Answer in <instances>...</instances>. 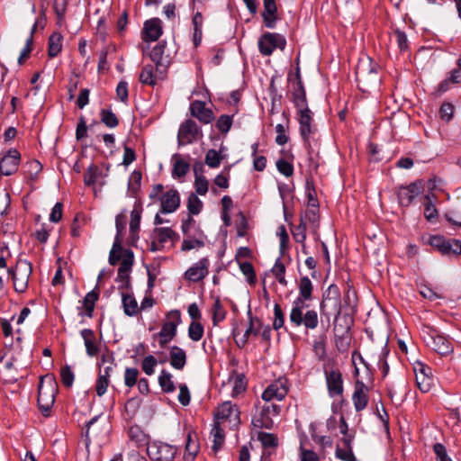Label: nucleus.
Segmentation results:
<instances>
[{
	"label": "nucleus",
	"instance_id": "obj_20",
	"mask_svg": "<svg viewBox=\"0 0 461 461\" xmlns=\"http://www.w3.org/2000/svg\"><path fill=\"white\" fill-rule=\"evenodd\" d=\"M325 375L329 394L331 397L342 395L344 389L341 373L339 370H331Z\"/></svg>",
	"mask_w": 461,
	"mask_h": 461
},
{
	"label": "nucleus",
	"instance_id": "obj_24",
	"mask_svg": "<svg viewBox=\"0 0 461 461\" xmlns=\"http://www.w3.org/2000/svg\"><path fill=\"white\" fill-rule=\"evenodd\" d=\"M421 192V186L418 183H412L407 186H402L398 191L399 203L402 206H409L415 196Z\"/></svg>",
	"mask_w": 461,
	"mask_h": 461
},
{
	"label": "nucleus",
	"instance_id": "obj_64",
	"mask_svg": "<svg viewBox=\"0 0 461 461\" xmlns=\"http://www.w3.org/2000/svg\"><path fill=\"white\" fill-rule=\"evenodd\" d=\"M109 385V378L104 375H98V378L95 384V391L98 396H102L105 393Z\"/></svg>",
	"mask_w": 461,
	"mask_h": 461
},
{
	"label": "nucleus",
	"instance_id": "obj_10",
	"mask_svg": "<svg viewBox=\"0 0 461 461\" xmlns=\"http://www.w3.org/2000/svg\"><path fill=\"white\" fill-rule=\"evenodd\" d=\"M46 378L49 380V384H44V381L41 380L38 390V404L40 409L44 412L49 411L54 403L56 386L54 377L46 376Z\"/></svg>",
	"mask_w": 461,
	"mask_h": 461
},
{
	"label": "nucleus",
	"instance_id": "obj_57",
	"mask_svg": "<svg viewBox=\"0 0 461 461\" xmlns=\"http://www.w3.org/2000/svg\"><path fill=\"white\" fill-rule=\"evenodd\" d=\"M231 125L232 117L226 114L221 115L216 122V127L221 133H227L230 131Z\"/></svg>",
	"mask_w": 461,
	"mask_h": 461
},
{
	"label": "nucleus",
	"instance_id": "obj_45",
	"mask_svg": "<svg viewBox=\"0 0 461 461\" xmlns=\"http://www.w3.org/2000/svg\"><path fill=\"white\" fill-rule=\"evenodd\" d=\"M424 205H425V210H424L425 218L429 221H433L434 220H436L437 216H438V211L432 202V199H431L429 194L425 195Z\"/></svg>",
	"mask_w": 461,
	"mask_h": 461
},
{
	"label": "nucleus",
	"instance_id": "obj_5",
	"mask_svg": "<svg viewBox=\"0 0 461 461\" xmlns=\"http://www.w3.org/2000/svg\"><path fill=\"white\" fill-rule=\"evenodd\" d=\"M321 314L330 316L335 314L339 315L341 312L340 291L335 285H330L322 296L320 305Z\"/></svg>",
	"mask_w": 461,
	"mask_h": 461
},
{
	"label": "nucleus",
	"instance_id": "obj_33",
	"mask_svg": "<svg viewBox=\"0 0 461 461\" xmlns=\"http://www.w3.org/2000/svg\"><path fill=\"white\" fill-rule=\"evenodd\" d=\"M173 177H183L189 171V163L183 159L179 155L173 156Z\"/></svg>",
	"mask_w": 461,
	"mask_h": 461
},
{
	"label": "nucleus",
	"instance_id": "obj_48",
	"mask_svg": "<svg viewBox=\"0 0 461 461\" xmlns=\"http://www.w3.org/2000/svg\"><path fill=\"white\" fill-rule=\"evenodd\" d=\"M203 208V202L196 194H191L187 200V209L190 214L197 215Z\"/></svg>",
	"mask_w": 461,
	"mask_h": 461
},
{
	"label": "nucleus",
	"instance_id": "obj_7",
	"mask_svg": "<svg viewBox=\"0 0 461 461\" xmlns=\"http://www.w3.org/2000/svg\"><path fill=\"white\" fill-rule=\"evenodd\" d=\"M147 453L155 461H173L177 453V447L161 441H153L148 444Z\"/></svg>",
	"mask_w": 461,
	"mask_h": 461
},
{
	"label": "nucleus",
	"instance_id": "obj_56",
	"mask_svg": "<svg viewBox=\"0 0 461 461\" xmlns=\"http://www.w3.org/2000/svg\"><path fill=\"white\" fill-rule=\"evenodd\" d=\"M259 326H261L260 320L258 318H253L250 316L249 327L244 333V340L242 342L243 345L247 342L248 338L250 334L258 335L259 333Z\"/></svg>",
	"mask_w": 461,
	"mask_h": 461
},
{
	"label": "nucleus",
	"instance_id": "obj_36",
	"mask_svg": "<svg viewBox=\"0 0 461 461\" xmlns=\"http://www.w3.org/2000/svg\"><path fill=\"white\" fill-rule=\"evenodd\" d=\"M62 50V35L54 32L49 39L48 54L50 58L56 57Z\"/></svg>",
	"mask_w": 461,
	"mask_h": 461
},
{
	"label": "nucleus",
	"instance_id": "obj_9",
	"mask_svg": "<svg viewBox=\"0 0 461 461\" xmlns=\"http://www.w3.org/2000/svg\"><path fill=\"white\" fill-rule=\"evenodd\" d=\"M417 387L422 393H428L434 386L435 378L432 369L421 362H415L413 365Z\"/></svg>",
	"mask_w": 461,
	"mask_h": 461
},
{
	"label": "nucleus",
	"instance_id": "obj_34",
	"mask_svg": "<svg viewBox=\"0 0 461 461\" xmlns=\"http://www.w3.org/2000/svg\"><path fill=\"white\" fill-rule=\"evenodd\" d=\"M166 49V42L161 41L158 43L150 52L151 59L157 66H166L168 61V56H164Z\"/></svg>",
	"mask_w": 461,
	"mask_h": 461
},
{
	"label": "nucleus",
	"instance_id": "obj_39",
	"mask_svg": "<svg viewBox=\"0 0 461 461\" xmlns=\"http://www.w3.org/2000/svg\"><path fill=\"white\" fill-rule=\"evenodd\" d=\"M158 384L164 393H173L176 390L172 375L165 369L161 371L158 376Z\"/></svg>",
	"mask_w": 461,
	"mask_h": 461
},
{
	"label": "nucleus",
	"instance_id": "obj_19",
	"mask_svg": "<svg viewBox=\"0 0 461 461\" xmlns=\"http://www.w3.org/2000/svg\"><path fill=\"white\" fill-rule=\"evenodd\" d=\"M158 200L161 203V213H172L180 206V195L176 189L167 191Z\"/></svg>",
	"mask_w": 461,
	"mask_h": 461
},
{
	"label": "nucleus",
	"instance_id": "obj_41",
	"mask_svg": "<svg viewBox=\"0 0 461 461\" xmlns=\"http://www.w3.org/2000/svg\"><path fill=\"white\" fill-rule=\"evenodd\" d=\"M102 176V171L94 164L90 165L84 175V182L86 185H93L99 177Z\"/></svg>",
	"mask_w": 461,
	"mask_h": 461
},
{
	"label": "nucleus",
	"instance_id": "obj_60",
	"mask_svg": "<svg viewBox=\"0 0 461 461\" xmlns=\"http://www.w3.org/2000/svg\"><path fill=\"white\" fill-rule=\"evenodd\" d=\"M276 167L278 171L286 177H289L294 174L293 165L285 159H278L276 161Z\"/></svg>",
	"mask_w": 461,
	"mask_h": 461
},
{
	"label": "nucleus",
	"instance_id": "obj_42",
	"mask_svg": "<svg viewBox=\"0 0 461 461\" xmlns=\"http://www.w3.org/2000/svg\"><path fill=\"white\" fill-rule=\"evenodd\" d=\"M227 312L223 308L221 300L216 298L212 305V323L217 326L226 317Z\"/></svg>",
	"mask_w": 461,
	"mask_h": 461
},
{
	"label": "nucleus",
	"instance_id": "obj_25",
	"mask_svg": "<svg viewBox=\"0 0 461 461\" xmlns=\"http://www.w3.org/2000/svg\"><path fill=\"white\" fill-rule=\"evenodd\" d=\"M264 11L262 18L266 27L273 29L277 21V7L276 0H263Z\"/></svg>",
	"mask_w": 461,
	"mask_h": 461
},
{
	"label": "nucleus",
	"instance_id": "obj_13",
	"mask_svg": "<svg viewBox=\"0 0 461 461\" xmlns=\"http://www.w3.org/2000/svg\"><path fill=\"white\" fill-rule=\"evenodd\" d=\"M429 243L442 254H461V241L459 240H446L441 236H432Z\"/></svg>",
	"mask_w": 461,
	"mask_h": 461
},
{
	"label": "nucleus",
	"instance_id": "obj_47",
	"mask_svg": "<svg viewBox=\"0 0 461 461\" xmlns=\"http://www.w3.org/2000/svg\"><path fill=\"white\" fill-rule=\"evenodd\" d=\"M140 81L144 85L154 86L156 79L153 75V66L146 65L140 74Z\"/></svg>",
	"mask_w": 461,
	"mask_h": 461
},
{
	"label": "nucleus",
	"instance_id": "obj_2",
	"mask_svg": "<svg viewBox=\"0 0 461 461\" xmlns=\"http://www.w3.org/2000/svg\"><path fill=\"white\" fill-rule=\"evenodd\" d=\"M32 272L31 263L23 259H19L14 268L8 269V273L13 279L14 290L17 293L25 292Z\"/></svg>",
	"mask_w": 461,
	"mask_h": 461
},
{
	"label": "nucleus",
	"instance_id": "obj_51",
	"mask_svg": "<svg viewBox=\"0 0 461 461\" xmlns=\"http://www.w3.org/2000/svg\"><path fill=\"white\" fill-rule=\"evenodd\" d=\"M239 265L242 274L247 276L248 282L249 284H255L256 275L252 264L249 262H240Z\"/></svg>",
	"mask_w": 461,
	"mask_h": 461
},
{
	"label": "nucleus",
	"instance_id": "obj_29",
	"mask_svg": "<svg viewBox=\"0 0 461 461\" xmlns=\"http://www.w3.org/2000/svg\"><path fill=\"white\" fill-rule=\"evenodd\" d=\"M288 80L293 82V100L297 99L299 96L301 98H305L306 93L302 81L300 68L298 64L294 75L290 74L288 76Z\"/></svg>",
	"mask_w": 461,
	"mask_h": 461
},
{
	"label": "nucleus",
	"instance_id": "obj_23",
	"mask_svg": "<svg viewBox=\"0 0 461 461\" xmlns=\"http://www.w3.org/2000/svg\"><path fill=\"white\" fill-rule=\"evenodd\" d=\"M162 34L161 21L158 18L148 20L144 23L142 39L145 41H155Z\"/></svg>",
	"mask_w": 461,
	"mask_h": 461
},
{
	"label": "nucleus",
	"instance_id": "obj_22",
	"mask_svg": "<svg viewBox=\"0 0 461 461\" xmlns=\"http://www.w3.org/2000/svg\"><path fill=\"white\" fill-rule=\"evenodd\" d=\"M141 212L142 209L140 205H135L131 212L129 243L131 246H135L139 240Z\"/></svg>",
	"mask_w": 461,
	"mask_h": 461
},
{
	"label": "nucleus",
	"instance_id": "obj_32",
	"mask_svg": "<svg viewBox=\"0 0 461 461\" xmlns=\"http://www.w3.org/2000/svg\"><path fill=\"white\" fill-rule=\"evenodd\" d=\"M199 443L191 433H188L185 442L184 458L187 461H193L199 451Z\"/></svg>",
	"mask_w": 461,
	"mask_h": 461
},
{
	"label": "nucleus",
	"instance_id": "obj_28",
	"mask_svg": "<svg viewBox=\"0 0 461 461\" xmlns=\"http://www.w3.org/2000/svg\"><path fill=\"white\" fill-rule=\"evenodd\" d=\"M176 238L177 234L168 227H157L151 233V239L156 240L160 245H164Z\"/></svg>",
	"mask_w": 461,
	"mask_h": 461
},
{
	"label": "nucleus",
	"instance_id": "obj_50",
	"mask_svg": "<svg viewBox=\"0 0 461 461\" xmlns=\"http://www.w3.org/2000/svg\"><path fill=\"white\" fill-rule=\"evenodd\" d=\"M157 364H158V361H157L156 357L152 355H149V356L145 357L142 360V363H141L142 371L148 375H152L154 374L155 366H157Z\"/></svg>",
	"mask_w": 461,
	"mask_h": 461
},
{
	"label": "nucleus",
	"instance_id": "obj_30",
	"mask_svg": "<svg viewBox=\"0 0 461 461\" xmlns=\"http://www.w3.org/2000/svg\"><path fill=\"white\" fill-rule=\"evenodd\" d=\"M99 298V285H96L95 287L87 293L83 299V308L85 310V315L91 318L93 316V312L95 310V303Z\"/></svg>",
	"mask_w": 461,
	"mask_h": 461
},
{
	"label": "nucleus",
	"instance_id": "obj_54",
	"mask_svg": "<svg viewBox=\"0 0 461 461\" xmlns=\"http://www.w3.org/2000/svg\"><path fill=\"white\" fill-rule=\"evenodd\" d=\"M258 439L265 447H275L277 445V438L271 433L259 432Z\"/></svg>",
	"mask_w": 461,
	"mask_h": 461
},
{
	"label": "nucleus",
	"instance_id": "obj_37",
	"mask_svg": "<svg viewBox=\"0 0 461 461\" xmlns=\"http://www.w3.org/2000/svg\"><path fill=\"white\" fill-rule=\"evenodd\" d=\"M122 239L115 237L112 249L109 255V264L115 266L119 260L122 259V251L124 250L122 247Z\"/></svg>",
	"mask_w": 461,
	"mask_h": 461
},
{
	"label": "nucleus",
	"instance_id": "obj_44",
	"mask_svg": "<svg viewBox=\"0 0 461 461\" xmlns=\"http://www.w3.org/2000/svg\"><path fill=\"white\" fill-rule=\"evenodd\" d=\"M306 221L301 218L300 223L292 230L294 240L298 243H302L303 246L306 240Z\"/></svg>",
	"mask_w": 461,
	"mask_h": 461
},
{
	"label": "nucleus",
	"instance_id": "obj_18",
	"mask_svg": "<svg viewBox=\"0 0 461 461\" xmlns=\"http://www.w3.org/2000/svg\"><path fill=\"white\" fill-rule=\"evenodd\" d=\"M209 265L210 261L207 258H201L185 271V277L191 282L203 280L209 273Z\"/></svg>",
	"mask_w": 461,
	"mask_h": 461
},
{
	"label": "nucleus",
	"instance_id": "obj_52",
	"mask_svg": "<svg viewBox=\"0 0 461 461\" xmlns=\"http://www.w3.org/2000/svg\"><path fill=\"white\" fill-rule=\"evenodd\" d=\"M275 319L273 321V329L278 330L285 325V314L281 306L278 303L274 305Z\"/></svg>",
	"mask_w": 461,
	"mask_h": 461
},
{
	"label": "nucleus",
	"instance_id": "obj_26",
	"mask_svg": "<svg viewBox=\"0 0 461 461\" xmlns=\"http://www.w3.org/2000/svg\"><path fill=\"white\" fill-rule=\"evenodd\" d=\"M84 339L86 354L89 357L96 356L100 351V347L96 342L95 335L90 329H84L80 331Z\"/></svg>",
	"mask_w": 461,
	"mask_h": 461
},
{
	"label": "nucleus",
	"instance_id": "obj_46",
	"mask_svg": "<svg viewBox=\"0 0 461 461\" xmlns=\"http://www.w3.org/2000/svg\"><path fill=\"white\" fill-rule=\"evenodd\" d=\"M201 237L189 238L185 237L181 245L182 251H189L194 249H201L204 246V241L200 240Z\"/></svg>",
	"mask_w": 461,
	"mask_h": 461
},
{
	"label": "nucleus",
	"instance_id": "obj_35",
	"mask_svg": "<svg viewBox=\"0 0 461 461\" xmlns=\"http://www.w3.org/2000/svg\"><path fill=\"white\" fill-rule=\"evenodd\" d=\"M220 421L215 420L211 434L213 437L212 450L217 452L224 443L225 434Z\"/></svg>",
	"mask_w": 461,
	"mask_h": 461
},
{
	"label": "nucleus",
	"instance_id": "obj_43",
	"mask_svg": "<svg viewBox=\"0 0 461 461\" xmlns=\"http://www.w3.org/2000/svg\"><path fill=\"white\" fill-rule=\"evenodd\" d=\"M101 122L109 128H115L119 124V120L114 113L109 109H102L100 112Z\"/></svg>",
	"mask_w": 461,
	"mask_h": 461
},
{
	"label": "nucleus",
	"instance_id": "obj_59",
	"mask_svg": "<svg viewBox=\"0 0 461 461\" xmlns=\"http://www.w3.org/2000/svg\"><path fill=\"white\" fill-rule=\"evenodd\" d=\"M208 181L205 176L195 174L194 188L195 192L200 195H204L208 191Z\"/></svg>",
	"mask_w": 461,
	"mask_h": 461
},
{
	"label": "nucleus",
	"instance_id": "obj_27",
	"mask_svg": "<svg viewBox=\"0 0 461 461\" xmlns=\"http://www.w3.org/2000/svg\"><path fill=\"white\" fill-rule=\"evenodd\" d=\"M169 357L172 367L177 370L184 368L186 364V353L183 348L172 346L169 350Z\"/></svg>",
	"mask_w": 461,
	"mask_h": 461
},
{
	"label": "nucleus",
	"instance_id": "obj_1",
	"mask_svg": "<svg viewBox=\"0 0 461 461\" xmlns=\"http://www.w3.org/2000/svg\"><path fill=\"white\" fill-rule=\"evenodd\" d=\"M299 296L294 301L289 315V321L294 327L303 325L307 330H314L318 327L319 317L315 310H308L303 312L306 307L305 301L312 299L313 285L312 281L303 276L299 282Z\"/></svg>",
	"mask_w": 461,
	"mask_h": 461
},
{
	"label": "nucleus",
	"instance_id": "obj_55",
	"mask_svg": "<svg viewBox=\"0 0 461 461\" xmlns=\"http://www.w3.org/2000/svg\"><path fill=\"white\" fill-rule=\"evenodd\" d=\"M60 378H61L62 384L66 387H71L72 386V384L74 383L75 375H74V373L71 370L70 366H65L64 367L61 368V370H60Z\"/></svg>",
	"mask_w": 461,
	"mask_h": 461
},
{
	"label": "nucleus",
	"instance_id": "obj_31",
	"mask_svg": "<svg viewBox=\"0 0 461 461\" xmlns=\"http://www.w3.org/2000/svg\"><path fill=\"white\" fill-rule=\"evenodd\" d=\"M122 303L123 312L129 317H133L140 312L138 303L132 294L122 293Z\"/></svg>",
	"mask_w": 461,
	"mask_h": 461
},
{
	"label": "nucleus",
	"instance_id": "obj_8",
	"mask_svg": "<svg viewBox=\"0 0 461 461\" xmlns=\"http://www.w3.org/2000/svg\"><path fill=\"white\" fill-rule=\"evenodd\" d=\"M258 50L264 56H270L276 49L285 50V38L276 32H265L258 39Z\"/></svg>",
	"mask_w": 461,
	"mask_h": 461
},
{
	"label": "nucleus",
	"instance_id": "obj_14",
	"mask_svg": "<svg viewBox=\"0 0 461 461\" xmlns=\"http://www.w3.org/2000/svg\"><path fill=\"white\" fill-rule=\"evenodd\" d=\"M426 342L429 347L442 356L448 355L453 351L451 341L447 337L438 334L437 330H431L429 333Z\"/></svg>",
	"mask_w": 461,
	"mask_h": 461
},
{
	"label": "nucleus",
	"instance_id": "obj_58",
	"mask_svg": "<svg viewBox=\"0 0 461 461\" xmlns=\"http://www.w3.org/2000/svg\"><path fill=\"white\" fill-rule=\"evenodd\" d=\"M221 158L215 149H209L205 156V163L212 168L218 167L221 164Z\"/></svg>",
	"mask_w": 461,
	"mask_h": 461
},
{
	"label": "nucleus",
	"instance_id": "obj_16",
	"mask_svg": "<svg viewBox=\"0 0 461 461\" xmlns=\"http://www.w3.org/2000/svg\"><path fill=\"white\" fill-rule=\"evenodd\" d=\"M21 160L20 153L17 149H12L0 159V173L5 176H11L18 169Z\"/></svg>",
	"mask_w": 461,
	"mask_h": 461
},
{
	"label": "nucleus",
	"instance_id": "obj_6",
	"mask_svg": "<svg viewBox=\"0 0 461 461\" xmlns=\"http://www.w3.org/2000/svg\"><path fill=\"white\" fill-rule=\"evenodd\" d=\"M181 322V312L178 310L170 311L158 333L159 346L165 348L176 335L177 326Z\"/></svg>",
	"mask_w": 461,
	"mask_h": 461
},
{
	"label": "nucleus",
	"instance_id": "obj_3",
	"mask_svg": "<svg viewBox=\"0 0 461 461\" xmlns=\"http://www.w3.org/2000/svg\"><path fill=\"white\" fill-rule=\"evenodd\" d=\"M293 102L297 109L300 134L303 140L307 141L310 135L313 132L312 126V113L308 107L306 97L301 98L299 96L297 99H294Z\"/></svg>",
	"mask_w": 461,
	"mask_h": 461
},
{
	"label": "nucleus",
	"instance_id": "obj_21",
	"mask_svg": "<svg viewBox=\"0 0 461 461\" xmlns=\"http://www.w3.org/2000/svg\"><path fill=\"white\" fill-rule=\"evenodd\" d=\"M190 113L204 124L210 123L214 120L212 111L207 108L203 101L195 100L192 102L190 104Z\"/></svg>",
	"mask_w": 461,
	"mask_h": 461
},
{
	"label": "nucleus",
	"instance_id": "obj_15",
	"mask_svg": "<svg viewBox=\"0 0 461 461\" xmlns=\"http://www.w3.org/2000/svg\"><path fill=\"white\" fill-rule=\"evenodd\" d=\"M369 387L363 381L357 379L354 384L352 402L356 411L359 412L365 410L369 401Z\"/></svg>",
	"mask_w": 461,
	"mask_h": 461
},
{
	"label": "nucleus",
	"instance_id": "obj_11",
	"mask_svg": "<svg viewBox=\"0 0 461 461\" xmlns=\"http://www.w3.org/2000/svg\"><path fill=\"white\" fill-rule=\"evenodd\" d=\"M199 135L202 136L203 134L196 122L191 119H187L180 124L177 133L178 145L182 146L193 143Z\"/></svg>",
	"mask_w": 461,
	"mask_h": 461
},
{
	"label": "nucleus",
	"instance_id": "obj_62",
	"mask_svg": "<svg viewBox=\"0 0 461 461\" xmlns=\"http://www.w3.org/2000/svg\"><path fill=\"white\" fill-rule=\"evenodd\" d=\"M336 456L343 461H357V458L350 448L337 447Z\"/></svg>",
	"mask_w": 461,
	"mask_h": 461
},
{
	"label": "nucleus",
	"instance_id": "obj_63",
	"mask_svg": "<svg viewBox=\"0 0 461 461\" xmlns=\"http://www.w3.org/2000/svg\"><path fill=\"white\" fill-rule=\"evenodd\" d=\"M307 187V197H308V205L312 208H318L319 203L316 198V192L312 186V183L307 180L306 182Z\"/></svg>",
	"mask_w": 461,
	"mask_h": 461
},
{
	"label": "nucleus",
	"instance_id": "obj_61",
	"mask_svg": "<svg viewBox=\"0 0 461 461\" xmlns=\"http://www.w3.org/2000/svg\"><path fill=\"white\" fill-rule=\"evenodd\" d=\"M437 461H453L447 455V449L441 443H436L433 446Z\"/></svg>",
	"mask_w": 461,
	"mask_h": 461
},
{
	"label": "nucleus",
	"instance_id": "obj_17",
	"mask_svg": "<svg viewBox=\"0 0 461 461\" xmlns=\"http://www.w3.org/2000/svg\"><path fill=\"white\" fill-rule=\"evenodd\" d=\"M215 420L220 422L230 421L237 424L240 421V412L235 405H232L230 402H225L218 407L215 412Z\"/></svg>",
	"mask_w": 461,
	"mask_h": 461
},
{
	"label": "nucleus",
	"instance_id": "obj_4",
	"mask_svg": "<svg viewBox=\"0 0 461 461\" xmlns=\"http://www.w3.org/2000/svg\"><path fill=\"white\" fill-rule=\"evenodd\" d=\"M357 81L359 88L366 92L379 82L375 67L369 60L358 63L356 68Z\"/></svg>",
	"mask_w": 461,
	"mask_h": 461
},
{
	"label": "nucleus",
	"instance_id": "obj_53",
	"mask_svg": "<svg viewBox=\"0 0 461 461\" xmlns=\"http://www.w3.org/2000/svg\"><path fill=\"white\" fill-rule=\"evenodd\" d=\"M139 371L137 368L127 367L124 373V384L127 387L131 388L138 381Z\"/></svg>",
	"mask_w": 461,
	"mask_h": 461
},
{
	"label": "nucleus",
	"instance_id": "obj_49",
	"mask_svg": "<svg viewBox=\"0 0 461 461\" xmlns=\"http://www.w3.org/2000/svg\"><path fill=\"white\" fill-rule=\"evenodd\" d=\"M203 335V327L198 321H192L188 328V336L193 341H199Z\"/></svg>",
	"mask_w": 461,
	"mask_h": 461
},
{
	"label": "nucleus",
	"instance_id": "obj_12",
	"mask_svg": "<svg viewBox=\"0 0 461 461\" xmlns=\"http://www.w3.org/2000/svg\"><path fill=\"white\" fill-rule=\"evenodd\" d=\"M287 384V379L284 377L274 381L264 390L262 399L266 402L273 400L282 401L288 393Z\"/></svg>",
	"mask_w": 461,
	"mask_h": 461
},
{
	"label": "nucleus",
	"instance_id": "obj_40",
	"mask_svg": "<svg viewBox=\"0 0 461 461\" xmlns=\"http://www.w3.org/2000/svg\"><path fill=\"white\" fill-rule=\"evenodd\" d=\"M134 262V255L131 249H124L122 251V259L118 268V273H130Z\"/></svg>",
	"mask_w": 461,
	"mask_h": 461
},
{
	"label": "nucleus",
	"instance_id": "obj_38",
	"mask_svg": "<svg viewBox=\"0 0 461 461\" xmlns=\"http://www.w3.org/2000/svg\"><path fill=\"white\" fill-rule=\"evenodd\" d=\"M351 336L348 330H343L341 334L335 333V345L339 352H346L350 345Z\"/></svg>",
	"mask_w": 461,
	"mask_h": 461
}]
</instances>
